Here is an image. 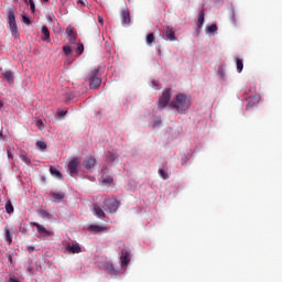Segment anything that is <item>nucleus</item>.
<instances>
[{
    "instance_id": "f257e3e1",
    "label": "nucleus",
    "mask_w": 282,
    "mask_h": 282,
    "mask_svg": "<svg viewBox=\"0 0 282 282\" xmlns=\"http://www.w3.org/2000/svg\"><path fill=\"white\" fill-rule=\"evenodd\" d=\"M166 107L175 109L177 113H186V110L191 109V97L184 94H178L176 95L175 100L171 101V88H167L159 98L158 109L162 111V109H166Z\"/></svg>"
},
{
    "instance_id": "f03ea898",
    "label": "nucleus",
    "mask_w": 282,
    "mask_h": 282,
    "mask_svg": "<svg viewBox=\"0 0 282 282\" xmlns=\"http://www.w3.org/2000/svg\"><path fill=\"white\" fill-rule=\"evenodd\" d=\"M98 68H95L93 72H90L87 76V80L89 83L90 89H98L100 85H102V79L98 77Z\"/></svg>"
},
{
    "instance_id": "7ed1b4c3",
    "label": "nucleus",
    "mask_w": 282,
    "mask_h": 282,
    "mask_svg": "<svg viewBox=\"0 0 282 282\" xmlns=\"http://www.w3.org/2000/svg\"><path fill=\"white\" fill-rule=\"evenodd\" d=\"M104 206H105L106 210H108V213H110V215H113V213L118 212V206H120V203H118L116 200V198H110V199H106L104 202Z\"/></svg>"
},
{
    "instance_id": "20e7f679",
    "label": "nucleus",
    "mask_w": 282,
    "mask_h": 282,
    "mask_svg": "<svg viewBox=\"0 0 282 282\" xmlns=\"http://www.w3.org/2000/svg\"><path fill=\"white\" fill-rule=\"evenodd\" d=\"M79 164H80V161L78 160V158L73 159L68 163V173H69L70 177H76V175H78V165Z\"/></svg>"
},
{
    "instance_id": "39448f33",
    "label": "nucleus",
    "mask_w": 282,
    "mask_h": 282,
    "mask_svg": "<svg viewBox=\"0 0 282 282\" xmlns=\"http://www.w3.org/2000/svg\"><path fill=\"white\" fill-rule=\"evenodd\" d=\"M8 19L12 34H17V18L14 17V9L9 10Z\"/></svg>"
},
{
    "instance_id": "423d86ee",
    "label": "nucleus",
    "mask_w": 282,
    "mask_h": 282,
    "mask_svg": "<svg viewBox=\"0 0 282 282\" xmlns=\"http://www.w3.org/2000/svg\"><path fill=\"white\" fill-rule=\"evenodd\" d=\"M121 268H127L129 265V261H131V251L123 249L121 251Z\"/></svg>"
},
{
    "instance_id": "0eeeda50",
    "label": "nucleus",
    "mask_w": 282,
    "mask_h": 282,
    "mask_svg": "<svg viewBox=\"0 0 282 282\" xmlns=\"http://www.w3.org/2000/svg\"><path fill=\"white\" fill-rule=\"evenodd\" d=\"M120 17L122 25H124L126 28L129 26L131 23V13L129 12V10L123 9L120 13Z\"/></svg>"
},
{
    "instance_id": "6e6552de",
    "label": "nucleus",
    "mask_w": 282,
    "mask_h": 282,
    "mask_svg": "<svg viewBox=\"0 0 282 282\" xmlns=\"http://www.w3.org/2000/svg\"><path fill=\"white\" fill-rule=\"evenodd\" d=\"M32 226H35L37 232L40 235H43V237H50L52 235V231L47 230L43 225H40L39 223H31Z\"/></svg>"
},
{
    "instance_id": "1a4fd4ad",
    "label": "nucleus",
    "mask_w": 282,
    "mask_h": 282,
    "mask_svg": "<svg viewBox=\"0 0 282 282\" xmlns=\"http://www.w3.org/2000/svg\"><path fill=\"white\" fill-rule=\"evenodd\" d=\"M1 77L4 78L9 85H14V73H12V70L3 72Z\"/></svg>"
},
{
    "instance_id": "9d476101",
    "label": "nucleus",
    "mask_w": 282,
    "mask_h": 282,
    "mask_svg": "<svg viewBox=\"0 0 282 282\" xmlns=\"http://www.w3.org/2000/svg\"><path fill=\"white\" fill-rule=\"evenodd\" d=\"M84 166L85 169H87L88 171L90 169H94V166H96V159L91 158V156H87L84 159Z\"/></svg>"
},
{
    "instance_id": "9b49d317",
    "label": "nucleus",
    "mask_w": 282,
    "mask_h": 282,
    "mask_svg": "<svg viewBox=\"0 0 282 282\" xmlns=\"http://www.w3.org/2000/svg\"><path fill=\"white\" fill-rule=\"evenodd\" d=\"M164 34L167 41H177V37H175V31H173V29L167 26L164 31Z\"/></svg>"
},
{
    "instance_id": "f8f14e48",
    "label": "nucleus",
    "mask_w": 282,
    "mask_h": 282,
    "mask_svg": "<svg viewBox=\"0 0 282 282\" xmlns=\"http://www.w3.org/2000/svg\"><path fill=\"white\" fill-rule=\"evenodd\" d=\"M42 41L51 43L52 39L50 37V29L47 26H42Z\"/></svg>"
},
{
    "instance_id": "ddd939ff",
    "label": "nucleus",
    "mask_w": 282,
    "mask_h": 282,
    "mask_svg": "<svg viewBox=\"0 0 282 282\" xmlns=\"http://www.w3.org/2000/svg\"><path fill=\"white\" fill-rule=\"evenodd\" d=\"M94 212H95V215L99 217V219H105V217H107V215L105 214V210H102V208L98 205H94Z\"/></svg>"
},
{
    "instance_id": "4468645a",
    "label": "nucleus",
    "mask_w": 282,
    "mask_h": 282,
    "mask_svg": "<svg viewBox=\"0 0 282 282\" xmlns=\"http://www.w3.org/2000/svg\"><path fill=\"white\" fill-rule=\"evenodd\" d=\"M67 250H69L72 254H80V252H83V249L78 245L68 246Z\"/></svg>"
},
{
    "instance_id": "2eb2a0df",
    "label": "nucleus",
    "mask_w": 282,
    "mask_h": 282,
    "mask_svg": "<svg viewBox=\"0 0 282 282\" xmlns=\"http://www.w3.org/2000/svg\"><path fill=\"white\" fill-rule=\"evenodd\" d=\"M4 239L9 246L12 245V232L10 231V228L8 226L4 227Z\"/></svg>"
},
{
    "instance_id": "dca6fc26",
    "label": "nucleus",
    "mask_w": 282,
    "mask_h": 282,
    "mask_svg": "<svg viewBox=\"0 0 282 282\" xmlns=\"http://www.w3.org/2000/svg\"><path fill=\"white\" fill-rule=\"evenodd\" d=\"M51 197L55 199V202H62V199H65V193L59 192V193H52Z\"/></svg>"
},
{
    "instance_id": "f3484780",
    "label": "nucleus",
    "mask_w": 282,
    "mask_h": 282,
    "mask_svg": "<svg viewBox=\"0 0 282 282\" xmlns=\"http://www.w3.org/2000/svg\"><path fill=\"white\" fill-rule=\"evenodd\" d=\"M50 173L54 177H57V180H62L63 178V174H61V171L56 170L54 166L50 167Z\"/></svg>"
},
{
    "instance_id": "a211bd4d",
    "label": "nucleus",
    "mask_w": 282,
    "mask_h": 282,
    "mask_svg": "<svg viewBox=\"0 0 282 282\" xmlns=\"http://www.w3.org/2000/svg\"><path fill=\"white\" fill-rule=\"evenodd\" d=\"M204 17H205V11L203 9L198 13V20H197L198 28H202V25H204Z\"/></svg>"
},
{
    "instance_id": "6ab92c4d",
    "label": "nucleus",
    "mask_w": 282,
    "mask_h": 282,
    "mask_svg": "<svg viewBox=\"0 0 282 282\" xmlns=\"http://www.w3.org/2000/svg\"><path fill=\"white\" fill-rule=\"evenodd\" d=\"M89 230H93L94 232H101V230H108V228L98 225H90Z\"/></svg>"
},
{
    "instance_id": "aec40b11",
    "label": "nucleus",
    "mask_w": 282,
    "mask_h": 282,
    "mask_svg": "<svg viewBox=\"0 0 282 282\" xmlns=\"http://www.w3.org/2000/svg\"><path fill=\"white\" fill-rule=\"evenodd\" d=\"M6 212L8 213V215H12V213H14V206H12L11 200H8L6 203Z\"/></svg>"
},
{
    "instance_id": "412c9836",
    "label": "nucleus",
    "mask_w": 282,
    "mask_h": 282,
    "mask_svg": "<svg viewBox=\"0 0 282 282\" xmlns=\"http://www.w3.org/2000/svg\"><path fill=\"white\" fill-rule=\"evenodd\" d=\"M155 43V35L153 33H149L147 36V45L152 46Z\"/></svg>"
},
{
    "instance_id": "4be33fe9",
    "label": "nucleus",
    "mask_w": 282,
    "mask_h": 282,
    "mask_svg": "<svg viewBox=\"0 0 282 282\" xmlns=\"http://www.w3.org/2000/svg\"><path fill=\"white\" fill-rule=\"evenodd\" d=\"M236 65L238 74H241V72H243V61L241 58H237Z\"/></svg>"
},
{
    "instance_id": "5701e85b",
    "label": "nucleus",
    "mask_w": 282,
    "mask_h": 282,
    "mask_svg": "<svg viewBox=\"0 0 282 282\" xmlns=\"http://www.w3.org/2000/svg\"><path fill=\"white\" fill-rule=\"evenodd\" d=\"M106 269L108 270V272L110 274H115V275L118 274V270H116V268H113V264H107Z\"/></svg>"
},
{
    "instance_id": "b1692460",
    "label": "nucleus",
    "mask_w": 282,
    "mask_h": 282,
    "mask_svg": "<svg viewBox=\"0 0 282 282\" xmlns=\"http://www.w3.org/2000/svg\"><path fill=\"white\" fill-rule=\"evenodd\" d=\"M83 52H85V45L78 43L77 48H76L77 55L80 56L83 54Z\"/></svg>"
},
{
    "instance_id": "393cba45",
    "label": "nucleus",
    "mask_w": 282,
    "mask_h": 282,
    "mask_svg": "<svg viewBox=\"0 0 282 282\" xmlns=\"http://www.w3.org/2000/svg\"><path fill=\"white\" fill-rule=\"evenodd\" d=\"M20 159L22 160V162H24V164H32V160L30 158H28V155L25 154H21Z\"/></svg>"
},
{
    "instance_id": "a878e982",
    "label": "nucleus",
    "mask_w": 282,
    "mask_h": 282,
    "mask_svg": "<svg viewBox=\"0 0 282 282\" xmlns=\"http://www.w3.org/2000/svg\"><path fill=\"white\" fill-rule=\"evenodd\" d=\"M36 147L37 149H41V151H45L47 149V144H45L43 141H37Z\"/></svg>"
},
{
    "instance_id": "bb28decb",
    "label": "nucleus",
    "mask_w": 282,
    "mask_h": 282,
    "mask_svg": "<svg viewBox=\"0 0 282 282\" xmlns=\"http://www.w3.org/2000/svg\"><path fill=\"white\" fill-rule=\"evenodd\" d=\"M159 175L162 180H169V173H166L163 169H159Z\"/></svg>"
},
{
    "instance_id": "cd10ccee",
    "label": "nucleus",
    "mask_w": 282,
    "mask_h": 282,
    "mask_svg": "<svg viewBox=\"0 0 282 282\" xmlns=\"http://www.w3.org/2000/svg\"><path fill=\"white\" fill-rule=\"evenodd\" d=\"M35 127H37V129H39L40 131H43V129H45V127L43 126V120H41V119H37V120L35 121Z\"/></svg>"
},
{
    "instance_id": "c85d7f7f",
    "label": "nucleus",
    "mask_w": 282,
    "mask_h": 282,
    "mask_svg": "<svg viewBox=\"0 0 282 282\" xmlns=\"http://www.w3.org/2000/svg\"><path fill=\"white\" fill-rule=\"evenodd\" d=\"M63 52L66 56H69V54H72V46H68V45L63 46Z\"/></svg>"
},
{
    "instance_id": "c756f323",
    "label": "nucleus",
    "mask_w": 282,
    "mask_h": 282,
    "mask_svg": "<svg viewBox=\"0 0 282 282\" xmlns=\"http://www.w3.org/2000/svg\"><path fill=\"white\" fill-rule=\"evenodd\" d=\"M66 34L69 36H76V33L74 32V29L72 26L66 28Z\"/></svg>"
},
{
    "instance_id": "7c9ffc66",
    "label": "nucleus",
    "mask_w": 282,
    "mask_h": 282,
    "mask_svg": "<svg viewBox=\"0 0 282 282\" xmlns=\"http://www.w3.org/2000/svg\"><path fill=\"white\" fill-rule=\"evenodd\" d=\"M22 21L25 23V25H30V23H32L26 14H22Z\"/></svg>"
},
{
    "instance_id": "2f4dec72",
    "label": "nucleus",
    "mask_w": 282,
    "mask_h": 282,
    "mask_svg": "<svg viewBox=\"0 0 282 282\" xmlns=\"http://www.w3.org/2000/svg\"><path fill=\"white\" fill-rule=\"evenodd\" d=\"M217 30V24H212L207 28V31L213 34Z\"/></svg>"
},
{
    "instance_id": "473e14b6",
    "label": "nucleus",
    "mask_w": 282,
    "mask_h": 282,
    "mask_svg": "<svg viewBox=\"0 0 282 282\" xmlns=\"http://www.w3.org/2000/svg\"><path fill=\"white\" fill-rule=\"evenodd\" d=\"M30 8L32 12H36V6L34 4V0H29Z\"/></svg>"
},
{
    "instance_id": "72a5a7b5",
    "label": "nucleus",
    "mask_w": 282,
    "mask_h": 282,
    "mask_svg": "<svg viewBox=\"0 0 282 282\" xmlns=\"http://www.w3.org/2000/svg\"><path fill=\"white\" fill-rule=\"evenodd\" d=\"M68 41H69L70 45H76V35L69 36Z\"/></svg>"
},
{
    "instance_id": "f704fd0d",
    "label": "nucleus",
    "mask_w": 282,
    "mask_h": 282,
    "mask_svg": "<svg viewBox=\"0 0 282 282\" xmlns=\"http://www.w3.org/2000/svg\"><path fill=\"white\" fill-rule=\"evenodd\" d=\"M57 115L59 116V118H64V116H67V110H59L57 111Z\"/></svg>"
},
{
    "instance_id": "c9c22d12",
    "label": "nucleus",
    "mask_w": 282,
    "mask_h": 282,
    "mask_svg": "<svg viewBox=\"0 0 282 282\" xmlns=\"http://www.w3.org/2000/svg\"><path fill=\"white\" fill-rule=\"evenodd\" d=\"M108 160H109V162H116V154L110 153V154L108 155Z\"/></svg>"
},
{
    "instance_id": "e433bc0d",
    "label": "nucleus",
    "mask_w": 282,
    "mask_h": 282,
    "mask_svg": "<svg viewBox=\"0 0 282 282\" xmlns=\"http://www.w3.org/2000/svg\"><path fill=\"white\" fill-rule=\"evenodd\" d=\"M19 231L22 232V235H25V232H28V229H25V226L21 225Z\"/></svg>"
},
{
    "instance_id": "4c0bfd02",
    "label": "nucleus",
    "mask_w": 282,
    "mask_h": 282,
    "mask_svg": "<svg viewBox=\"0 0 282 282\" xmlns=\"http://www.w3.org/2000/svg\"><path fill=\"white\" fill-rule=\"evenodd\" d=\"M98 23H100V25H105V19H102V15H98Z\"/></svg>"
},
{
    "instance_id": "58836bf2",
    "label": "nucleus",
    "mask_w": 282,
    "mask_h": 282,
    "mask_svg": "<svg viewBox=\"0 0 282 282\" xmlns=\"http://www.w3.org/2000/svg\"><path fill=\"white\" fill-rule=\"evenodd\" d=\"M12 259H14V254H13V253L9 254L8 261H9L10 263H12Z\"/></svg>"
},
{
    "instance_id": "ea45409f",
    "label": "nucleus",
    "mask_w": 282,
    "mask_h": 282,
    "mask_svg": "<svg viewBox=\"0 0 282 282\" xmlns=\"http://www.w3.org/2000/svg\"><path fill=\"white\" fill-rule=\"evenodd\" d=\"M7 155L10 160H12V152H10V150L7 151Z\"/></svg>"
},
{
    "instance_id": "a19ab883",
    "label": "nucleus",
    "mask_w": 282,
    "mask_h": 282,
    "mask_svg": "<svg viewBox=\"0 0 282 282\" xmlns=\"http://www.w3.org/2000/svg\"><path fill=\"white\" fill-rule=\"evenodd\" d=\"M28 252H34V247H28Z\"/></svg>"
},
{
    "instance_id": "79ce46f5",
    "label": "nucleus",
    "mask_w": 282,
    "mask_h": 282,
    "mask_svg": "<svg viewBox=\"0 0 282 282\" xmlns=\"http://www.w3.org/2000/svg\"><path fill=\"white\" fill-rule=\"evenodd\" d=\"M3 107V101L0 100V109Z\"/></svg>"
},
{
    "instance_id": "37998d69",
    "label": "nucleus",
    "mask_w": 282,
    "mask_h": 282,
    "mask_svg": "<svg viewBox=\"0 0 282 282\" xmlns=\"http://www.w3.org/2000/svg\"><path fill=\"white\" fill-rule=\"evenodd\" d=\"M0 138H3V133L2 132H0Z\"/></svg>"
},
{
    "instance_id": "c03bdc74",
    "label": "nucleus",
    "mask_w": 282,
    "mask_h": 282,
    "mask_svg": "<svg viewBox=\"0 0 282 282\" xmlns=\"http://www.w3.org/2000/svg\"><path fill=\"white\" fill-rule=\"evenodd\" d=\"M25 1V3H28V0H24Z\"/></svg>"
},
{
    "instance_id": "a18cd8bd",
    "label": "nucleus",
    "mask_w": 282,
    "mask_h": 282,
    "mask_svg": "<svg viewBox=\"0 0 282 282\" xmlns=\"http://www.w3.org/2000/svg\"><path fill=\"white\" fill-rule=\"evenodd\" d=\"M44 1H46V2H47V1H50V0H44Z\"/></svg>"
}]
</instances>
